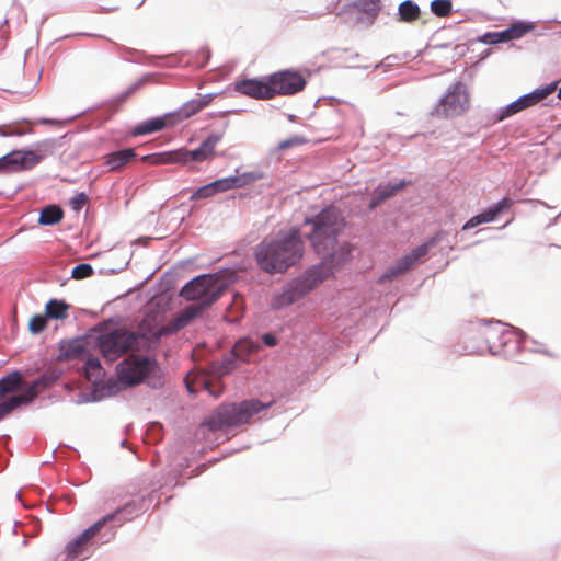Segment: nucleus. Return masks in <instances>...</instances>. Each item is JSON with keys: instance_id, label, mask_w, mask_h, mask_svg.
<instances>
[{"instance_id": "nucleus-33", "label": "nucleus", "mask_w": 561, "mask_h": 561, "mask_svg": "<svg viewBox=\"0 0 561 561\" xmlns=\"http://www.w3.org/2000/svg\"><path fill=\"white\" fill-rule=\"evenodd\" d=\"M48 318L46 314H35L30 319L28 331L32 334H38L43 332L47 327Z\"/></svg>"}, {"instance_id": "nucleus-22", "label": "nucleus", "mask_w": 561, "mask_h": 561, "mask_svg": "<svg viewBox=\"0 0 561 561\" xmlns=\"http://www.w3.org/2000/svg\"><path fill=\"white\" fill-rule=\"evenodd\" d=\"M70 305L64 300L50 299L45 306V314L48 319L65 320L68 317Z\"/></svg>"}, {"instance_id": "nucleus-39", "label": "nucleus", "mask_w": 561, "mask_h": 561, "mask_svg": "<svg viewBox=\"0 0 561 561\" xmlns=\"http://www.w3.org/2000/svg\"><path fill=\"white\" fill-rule=\"evenodd\" d=\"M234 368V360L231 358H227L216 368V373L219 377H221L230 374Z\"/></svg>"}, {"instance_id": "nucleus-43", "label": "nucleus", "mask_w": 561, "mask_h": 561, "mask_svg": "<svg viewBox=\"0 0 561 561\" xmlns=\"http://www.w3.org/2000/svg\"><path fill=\"white\" fill-rule=\"evenodd\" d=\"M196 101L198 102L199 107L203 110L204 107L208 106L211 103L213 95L206 94V95L201 96L199 99H196Z\"/></svg>"}, {"instance_id": "nucleus-28", "label": "nucleus", "mask_w": 561, "mask_h": 561, "mask_svg": "<svg viewBox=\"0 0 561 561\" xmlns=\"http://www.w3.org/2000/svg\"><path fill=\"white\" fill-rule=\"evenodd\" d=\"M85 354V347L81 341L73 340L62 344L61 346V359H73L82 358Z\"/></svg>"}, {"instance_id": "nucleus-42", "label": "nucleus", "mask_w": 561, "mask_h": 561, "mask_svg": "<svg viewBox=\"0 0 561 561\" xmlns=\"http://www.w3.org/2000/svg\"><path fill=\"white\" fill-rule=\"evenodd\" d=\"M300 144H302V139H300L299 137H294V138L280 141L278 144V149L279 150H286L288 148L298 146Z\"/></svg>"}, {"instance_id": "nucleus-20", "label": "nucleus", "mask_w": 561, "mask_h": 561, "mask_svg": "<svg viewBox=\"0 0 561 561\" xmlns=\"http://www.w3.org/2000/svg\"><path fill=\"white\" fill-rule=\"evenodd\" d=\"M252 178L248 174L237 175V176H228L224 179L216 180L210 184L213 192L215 194L226 192L231 188L243 187L251 182Z\"/></svg>"}, {"instance_id": "nucleus-32", "label": "nucleus", "mask_w": 561, "mask_h": 561, "mask_svg": "<svg viewBox=\"0 0 561 561\" xmlns=\"http://www.w3.org/2000/svg\"><path fill=\"white\" fill-rule=\"evenodd\" d=\"M380 0H359L355 7L371 16H376L380 10Z\"/></svg>"}, {"instance_id": "nucleus-26", "label": "nucleus", "mask_w": 561, "mask_h": 561, "mask_svg": "<svg viewBox=\"0 0 561 561\" xmlns=\"http://www.w3.org/2000/svg\"><path fill=\"white\" fill-rule=\"evenodd\" d=\"M259 350V344L250 339H242L232 348L233 357L245 362L248 357Z\"/></svg>"}, {"instance_id": "nucleus-37", "label": "nucleus", "mask_w": 561, "mask_h": 561, "mask_svg": "<svg viewBox=\"0 0 561 561\" xmlns=\"http://www.w3.org/2000/svg\"><path fill=\"white\" fill-rule=\"evenodd\" d=\"M25 130L21 129L16 125H2L0 126V136L9 137V136H21L24 135Z\"/></svg>"}, {"instance_id": "nucleus-30", "label": "nucleus", "mask_w": 561, "mask_h": 561, "mask_svg": "<svg viewBox=\"0 0 561 561\" xmlns=\"http://www.w3.org/2000/svg\"><path fill=\"white\" fill-rule=\"evenodd\" d=\"M420 8L411 0H405L399 5L401 21L414 22L420 18Z\"/></svg>"}, {"instance_id": "nucleus-4", "label": "nucleus", "mask_w": 561, "mask_h": 561, "mask_svg": "<svg viewBox=\"0 0 561 561\" xmlns=\"http://www.w3.org/2000/svg\"><path fill=\"white\" fill-rule=\"evenodd\" d=\"M272 403H263L257 399L239 402H225L218 405L203 422L211 432L228 431L250 424L262 411Z\"/></svg>"}, {"instance_id": "nucleus-11", "label": "nucleus", "mask_w": 561, "mask_h": 561, "mask_svg": "<svg viewBox=\"0 0 561 561\" xmlns=\"http://www.w3.org/2000/svg\"><path fill=\"white\" fill-rule=\"evenodd\" d=\"M558 81L551 82L545 87L538 88L533 92L525 94L518 98L516 101L512 102L507 106L501 108L499 113V121H503L514 114L519 113L526 108H529L542 100H545L548 95L553 93L558 89Z\"/></svg>"}, {"instance_id": "nucleus-40", "label": "nucleus", "mask_w": 561, "mask_h": 561, "mask_svg": "<svg viewBox=\"0 0 561 561\" xmlns=\"http://www.w3.org/2000/svg\"><path fill=\"white\" fill-rule=\"evenodd\" d=\"M199 111H202V108L199 107V104L196 100H192L190 102H187L183 108H182V114L185 116V117H190L192 115H195L196 113H198Z\"/></svg>"}, {"instance_id": "nucleus-44", "label": "nucleus", "mask_w": 561, "mask_h": 561, "mask_svg": "<svg viewBox=\"0 0 561 561\" xmlns=\"http://www.w3.org/2000/svg\"><path fill=\"white\" fill-rule=\"evenodd\" d=\"M263 342L268 346H274L277 344L276 337L270 333L263 335Z\"/></svg>"}, {"instance_id": "nucleus-6", "label": "nucleus", "mask_w": 561, "mask_h": 561, "mask_svg": "<svg viewBox=\"0 0 561 561\" xmlns=\"http://www.w3.org/2000/svg\"><path fill=\"white\" fill-rule=\"evenodd\" d=\"M221 136H208L198 148L194 150L180 149L170 152H163L154 156L145 157L150 160L152 164H168V163H187L190 161L202 162L214 154L216 145L220 141Z\"/></svg>"}, {"instance_id": "nucleus-27", "label": "nucleus", "mask_w": 561, "mask_h": 561, "mask_svg": "<svg viewBox=\"0 0 561 561\" xmlns=\"http://www.w3.org/2000/svg\"><path fill=\"white\" fill-rule=\"evenodd\" d=\"M167 126L165 117H156L149 121H146L134 128L133 134L135 136L152 134L159 130H162Z\"/></svg>"}, {"instance_id": "nucleus-7", "label": "nucleus", "mask_w": 561, "mask_h": 561, "mask_svg": "<svg viewBox=\"0 0 561 561\" xmlns=\"http://www.w3.org/2000/svg\"><path fill=\"white\" fill-rule=\"evenodd\" d=\"M156 362L146 356L130 355L117 366L118 381L124 386L140 383L153 369Z\"/></svg>"}, {"instance_id": "nucleus-35", "label": "nucleus", "mask_w": 561, "mask_h": 561, "mask_svg": "<svg viewBox=\"0 0 561 561\" xmlns=\"http://www.w3.org/2000/svg\"><path fill=\"white\" fill-rule=\"evenodd\" d=\"M93 274V267L88 263L78 264L72 268L71 276L75 279H83Z\"/></svg>"}, {"instance_id": "nucleus-18", "label": "nucleus", "mask_w": 561, "mask_h": 561, "mask_svg": "<svg viewBox=\"0 0 561 561\" xmlns=\"http://www.w3.org/2000/svg\"><path fill=\"white\" fill-rule=\"evenodd\" d=\"M149 501L145 497H140L138 500H133L125 504L123 507L117 508L115 512L107 514L106 516H113L110 522L115 520L121 515H124V518L121 523L131 520L136 516H138L141 512H145L149 506Z\"/></svg>"}, {"instance_id": "nucleus-3", "label": "nucleus", "mask_w": 561, "mask_h": 561, "mask_svg": "<svg viewBox=\"0 0 561 561\" xmlns=\"http://www.w3.org/2000/svg\"><path fill=\"white\" fill-rule=\"evenodd\" d=\"M304 254V242L298 229L280 232L276 239L263 240L255 248L259 266L267 273H283Z\"/></svg>"}, {"instance_id": "nucleus-38", "label": "nucleus", "mask_w": 561, "mask_h": 561, "mask_svg": "<svg viewBox=\"0 0 561 561\" xmlns=\"http://www.w3.org/2000/svg\"><path fill=\"white\" fill-rule=\"evenodd\" d=\"M506 34H507V32H506V30H504V31H500V32L488 33L485 35V37L489 43L497 44V43H503V42L510 41V38Z\"/></svg>"}, {"instance_id": "nucleus-29", "label": "nucleus", "mask_w": 561, "mask_h": 561, "mask_svg": "<svg viewBox=\"0 0 561 561\" xmlns=\"http://www.w3.org/2000/svg\"><path fill=\"white\" fill-rule=\"evenodd\" d=\"M64 217V211L59 206L49 205L46 206L39 215L38 222L42 225H55L59 222Z\"/></svg>"}, {"instance_id": "nucleus-5", "label": "nucleus", "mask_w": 561, "mask_h": 561, "mask_svg": "<svg viewBox=\"0 0 561 561\" xmlns=\"http://www.w3.org/2000/svg\"><path fill=\"white\" fill-rule=\"evenodd\" d=\"M154 330H147L146 321L140 327V333L128 331L124 328L114 329L99 335L96 345L102 356L110 362H114L129 351H138L141 348L142 340L158 341Z\"/></svg>"}, {"instance_id": "nucleus-23", "label": "nucleus", "mask_w": 561, "mask_h": 561, "mask_svg": "<svg viewBox=\"0 0 561 561\" xmlns=\"http://www.w3.org/2000/svg\"><path fill=\"white\" fill-rule=\"evenodd\" d=\"M83 370L87 380L94 385L101 382L105 375L104 368L102 367L100 360L95 357L87 359Z\"/></svg>"}, {"instance_id": "nucleus-21", "label": "nucleus", "mask_w": 561, "mask_h": 561, "mask_svg": "<svg viewBox=\"0 0 561 561\" xmlns=\"http://www.w3.org/2000/svg\"><path fill=\"white\" fill-rule=\"evenodd\" d=\"M136 157L134 149H123L106 156V165L111 171H118Z\"/></svg>"}, {"instance_id": "nucleus-9", "label": "nucleus", "mask_w": 561, "mask_h": 561, "mask_svg": "<svg viewBox=\"0 0 561 561\" xmlns=\"http://www.w3.org/2000/svg\"><path fill=\"white\" fill-rule=\"evenodd\" d=\"M272 96L293 95L302 91L306 79L298 71L282 70L268 76Z\"/></svg>"}, {"instance_id": "nucleus-16", "label": "nucleus", "mask_w": 561, "mask_h": 561, "mask_svg": "<svg viewBox=\"0 0 561 561\" xmlns=\"http://www.w3.org/2000/svg\"><path fill=\"white\" fill-rule=\"evenodd\" d=\"M113 516H103L101 519L95 522L92 526L87 528L78 538L67 545V554L70 558H77L81 556L89 542L101 531V529L110 523Z\"/></svg>"}, {"instance_id": "nucleus-25", "label": "nucleus", "mask_w": 561, "mask_h": 561, "mask_svg": "<svg viewBox=\"0 0 561 561\" xmlns=\"http://www.w3.org/2000/svg\"><path fill=\"white\" fill-rule=\"evenodd\" d=\"M404 186V182L394 184V185H387V186H379L374 193V196L370 201L369 207L373 209L380 205L386 199L393 196L398 191H400Z\"/></svg>"}, {"instance_id": "nucleus-12", "label": "nucleus", "mask_w": 561, "mask_h": 561, "mask_svg": "<svg viewBox=\"0 0 561 561\" xmlns=\"http://www.w3.org/2000/svg\"><path fill=\"white\" fill-rule=\"evenodd\" d=\"M434 244V240H430L415 249H413L411 252L402 256L400 260H398L393 265H391L381 276L379 282L383 283L386 280H392L399 276L404 275L407 272H409L413 266L422 259L424 257L430 247Z\"/></svg>"}, {"instance_id": "nucleus-17", "label": "nucleus", "mask_w": 561, "mask_h": 561, "mask_svg": "<svg viewBox=\"0 0 561 561\" xmlns=\"http://www.w3.org/2000/svg\"><path fill=\"white\" fill-rule=\"evenodd\" d=\"M513 205V201L508 197L502 198L499 203L494 204L483 213L470 218L462 227V230L474 228L481 224L493 221L500 214L510 209Z\"/></svg>"}, {"instance_id": "nucleus-14", "label": "nucleus", "mask_w": 561, "mask_h": 561, "mask_svg": "<svg viewBox=\"0 0 561 561\" xmlns=\"http://www.w3.org/2000/svg\"><path fill=\"white\" fill-rule=\"evenodd\" d=\"M49 385V378L41 377L33 381L22 394L12 397V399L5 403L0 402V420L9 415L18 407L32 402L37 394Z\"/></svg>"}, {"instance_id": "nucleus-31", "label": "nucleus", "mask_w": 561, "mask_h": 561, "mask_svg": "<svg viewBox=\"0 0 561 561\" xmlns=\"http://www.w3.org/2000/svg\"><path fill=\"white\" fill-rule=\"evenodd\" d=\"M453 4L450 0H433L431 2V11L439 18L449 16L451 13Z\"/></svg>"}, {"instance_id": "nucleus-15", "label": "nucleus", "mask_w": 561, "mask_h": 561, "mask_svg": "<svg viewBox=\"0 0 561 561\" xmlns=\"http://www.w3.org/2000/svg\"><path fill=\"white\" fill-rule=\"evenodd\" d=\"M233 90L244 96L255 100L273 99L268 77L264 80L253 78L237 81L233 85Z\"/></svg>"}, {"instance_id": "nucleus-10", "label": "nucleus", "mask_w": 561, "mask_h": 561, "mask_svg": "<svg viewBox=\"0 0 561 561\" xmlns=\"http://www.w3.org/2000/svg\"><path fill=\"white\" fill-rule=\"evenodd\" d=\"M558 81L551 82L545 87L538 88L533 92L525 94L518 98L516 101L512 102L507 106L501 108L499 113V121H503L514 114L519 113L526 108H529L542 100H545L548 95L553 93L558 89Z\"/></svg>"}, {"instance_id": "nucleus-8", "label": "nucleus", "mask_w": 561, "mask_h": 561, "mask_svg": "<svg viewBox=\"0 0 561 561\" xmlns=\"http://www.w3.org/2000/svg\"><path fill=\"white\" fill-rule=\"evenodd\" d=\"M469 107V98L460 82L451 85L446 95L435 106L432 115L443 118L461 115Z\"/></svg>"}, {"instance_id": "nucleus-24", "label": "nucleus", "mask_w": 561, "mask_h": 561, "mask_svg": "<svg viewBox=\"0 0 561 561\" xmlns=\"http://www.w3.org/2000/svg\"><path fill=\"white\" fill-rule=\"evenodd\" d=\"M197 386H202L203 388H205L215 398L219 397L224 392V387L219 381H211L206 377H201L194 382H191L188 380L186 381L187 390L191 393L197 391Z\"/></svg>"}, {"instance_id": "nucleus-34", "label": "nucleus", "mask_w": 561, "mask_h": 561, "mask_svg": "<svg viewBox=\"0 0 561 561\" xmlns=\"http://www.w3.org/2000/svg\"><path fill=\"white\" fill-rule=\"evenodd\" d=\"M533 26L526 25L525 23H515L511 27L506 28L510 41L518 39L528 33Z\"/></svg>"}, {"instance_id": "nucleus-1", "label": "nucleus", "mask_w": 561, "mask_h": 561, "mask_svg": "<svg viewBox=\"0 0 561 561\" xmlns=\"http://www.w3.org/2000/svg\"><path fill=\"white\" fill-rule=\"evenodd\" d=\"M306 222L312 224L309 239L322 262L309 270L301 279L290 285L282 294L275 296L272 300L274 309L291 305L316 288L329 278L333 268L343 264L351 253V245L337 240V236L344 228V219L336 208H325L313 219H307Z\"/></svg>"}, {"instance_id": "nucleus-19", "label": "nucleus", "mask_w": 561, "mask_h": 561, "mask_svg": "<svg viewBox=\"0 0 561 561\" xmlns=\"http://www.w3.org/2000/svg\"><path fill=\"white\" fill-rule=\"evenodd\" d=\"M22 387V376L19 371H13L0 379V402H8L15 397L16 391Z\"/></svg>"}, {"instance_id": "nucleus-2", "label": "nucleus", "mask_w": 561, "mask_h": 561, "mask_svg": "<svg viewBox=\"0 0 561 561\" xmlns=\"http://www.w3.org/2000/svg\"><path fill=\"white\" fill-rule=\"evenodd\" d=\"M225 280L213 274H205L195 277L180 291L181 297L188 301H196L182 310L168 324L162 325L154 333L156 337L173 334L186 327L193 319L201 316L203 311L214 304L225 291Z\"/></svg>"}, {"instance_id": "nucleus-36", "label": "nucleus", "mask_w": 561, "mask_h": 561, "mask_svg": "<svg viewBox=\"0 0 561 561\" xmlns=\"http://www.w3.org/2000/svg\"><path fill=\"white\" fill-rule=\"evenodd\" d=\"M89 202V197L85 193H78L70 199V206L73 210H81Z\"/></svg>"}, {"instance_id": "nucleus-46", "label": "nucleus", "mask_w": 561, "mask_h": 561, "mask_svg": "<svg viewBox=\"0 0 561 561\" xmlns=\"http://www.w3.org/2000/svg\"><path fill=\"white\" fill-rule=\"evenodd\" d=\"M20 91H21V88L20 87H15L14 92H20Z\"/></svg>"}, {"instance_id": "nucleus-41", "label": "nucleus", "mask_w": 561, "mask_h": 561, "mask_svg": "<svg viewBox=\"0 0 561 561\" xmlns=\"http://www.w3.org/2000/svg\"><path fill=\"white\" fill-rule=\"evenodd\" d=\"M215 195V193L213 192V188L210 186V184H206L202 187H199L192 196V198L194 199H199V198H207V197H210Z\"/></svg>"}, {"instance_id": "nucleus-45", "label": "nucleus", "mask_w": 561, "mask_h": 561, "mask_svg": "<svg viewBox=\"0 0 561 561\" xmlns=\"http://www.w3.org/2000/svg\"><path fill=\"white\" fill-rule=\"evenodd\" d=\"M558 98L561 99V87L559 88V91H558Z\"/></svg>"}, {"instance_id": "nucleus-13", "label": "nucleus", "mask_w": 561, "mask_h": 561, "mask_svg": "<svg viewBox=\"0 0 561 561\" xmlns=\"http://www.w3.org/2000/svg\"><path fill=\"white\" fill-rule=\"evenodd\" d=\"M42 157L32 150H13L0 158V173L30 170Z\"/></svg>"}]
</instances>
